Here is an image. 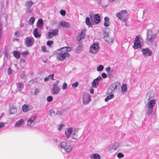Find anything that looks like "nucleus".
<instances>
[{
    "label": "nucleus",
    "mask_w": 159,
    "mask_h": 159,
    "mask_svg": "<svg viewBox=\"0 0 159 159\" xmlns=\"http://www.w3.org/2000/svg\"><path fill=\"white\" fill-rule=\"evenodd\" d=\"M27 47L32 46L34 43V38L30 37L26 38L25 40Z\"/></svg>",
    "instance_id": "5"
},
{
    "label": "nucleus",
    "mask_w": 159,
    "mask_h": 159,
    "mask_svg": "<svg viewBox=\"0 0 159 159\" xmlns=\"http://www.w3.org/2000/svg\"><path fill=\"white\" fill-rule=\"evenodd\" d=\"M71 50V48L67 47L61 48L58 50L57 56L58 59L61 61H63L66 57H70V55L68 52Z\"/></svg>",
    "instance_id": "1"
},
{
    "label": "nucleus",
    "mask_w": 159,
    "mask_h": 159,
    "mask_svg": "<svg viewBox=\"0 0 159 159\" xmlns=\"http://www.w3.org/2000/svg\"><path fill=\"white\" fill-rule=\"evenodd\" d=\"M54 114V112L53 111H50V114L51 116H52V114Z\"/></svg>",
    "instance_id": "56"
},
{
    "label": "nucleus",
    "mask_w": 159,
    "mask_h": 159,
    "mask_svg": "<svg viewBox=\"0 0 159 159\" xmlns=\"http://www.w3.org/2000/svg\"><path fill=\"white\" fill-rule=\"evenodd\" d=\"M43 62L45 63H46L47 62L46 61H43Z\"/></svg>",
    "instance_id": "58"
},
{
    "label": "nucleus",
    "mask_w": 159,
    "mask_h": 159,
    "mask_svg": "<svg viewBox=\"0 0 159 159\" xmlns=\"http://www.w3.org/2000/svg\"><path fill=\"white\" fill-rule=\"evenodd\" d=\"M141 45L139 40V38L138 36H136L134 42V45L133 47L134 49H136L138 48H140Z\"/></svg>",
    "instance_id": "9"
},
{
    "label": "nucleus",
    "mask_w": 159,
    "mask_h": 159,
    "mask_svg": "<svg viewBox=\"0 0 159 159\" xmlns=\"http://www.w3.org/2000/svg\"><path fill=\"white\" fill-rule=\"evenodd\" d=\"M51 77V79L52 80H53L54 79V75H48V77H45L44 79V81H47L48 80H49L50 79V77Z\"/></svg>",
    "instance_id": "32"
},
{
    "label": "nucleus",
    "mask_w": 159,
    "mask_h": 159,
    "mask_svg": "<svg viewBox=\"0 0 159 159\" xmlns=\"http://www.w3.org/2000/svg\"><path fill=\"white\" fill-rule=\"evenodd\" d=\"M117 85L115 83H113L111 84L110 89L113 92L117 89Z\"/></svg>",
    "instance_id": "30"
},
{
    "label": "nucleus",
    "mask_w": 159,
    "mask_h": 159,
    "mask_svg": "<svg viewBox=\"0 0 159 159\" xmlns=\"http://www.w3.org/2000/svg\"><path fill=\"white\" fill-rule=\"evenodd\" d=\"M20 33L18 31H16V32L15 33V35L16 36H18L19 34Z\"/></svg>",
    "instance_id": "54"
},
{
    "label": "nucleus",
    "mask_w": 159,
    "mask_h": 159,
    "mask_svg": "<svg viewBox=\"0 0 159 159\" xmlns=\"http://www.w3.org/2000/svg\"><path fill=\"white\" fill-rule=\"evenodd\" d=\"M60 146L61 148H63V149L66 147L67 145L66 143L65 142H63L60 143Z\"/></svg>",
    "instance_id": "37"
},
{
    "label": "nucleus",
    "mask_w": 159,
    "mask_h": 159,
    "mask_svg": "<svg viewBox=\"0 0 159 159\" xmlns=\"http://www.w3.org/2000/svg\"><path fill=\"white\" fill-rule=\"evenodd\" d=\"M74 130H73L71 128H69L68 129L67 131L65 132L66 137L67 138L70 137L71 134Z\"/></svg>",
    "instance_id": "18"
},
{
    "label": "nucleus",
    "mask_w": 159,
    "mask_h": 159,
    "mask_svg": "<svg viewBox=\"0 0 159 159\" xmlns=\"http://www.w3.org/2000/svg\"><path fill=\"white\" fill-rule=\"evenodd\" d=\"M34 93L35 95H37L39 93L38 90L36 88L34 89Z\"/></svg>",
    "instance_id": "46"
},
{
    "label": "nucleus",
    "mask_w": 159,
    "mask_h": 159,
    "mask_svg": "<svg viewBox=\"0 0 159 159\" xmlns=\"http://www.w3.org/2000/svg\"><path fill=\"white\" fill-rule=\"evenodd\" d=\"M38 30L37 28H35L33 32L34 35L36 38H39L41 36L40 35L38 32Z\"/></svg>",
    "instance_id": "25"
},
{
    "label": "nucleus",
    "mask_w": 159,
    "mask_h": 159,
    "mask_svg": "<svg viewBox=\"0 0 159 159\" xmlns=\"http://www.w3.org/2000/svg\"><path fill=\"white\" fill-rule=\"evenodd\" d=\"M53 92L52 93L53 95L57 94L60 91V89L58 87V83L53 84L52 88Z\"/></svg>",
    "instance_id": "13"
},
{
    "label": "nucleus",
    "mask_w": 159,
    "mask_h": 159,
    "mask_svg": "<svg viewBox=\"0 0 159 159\" xmlns=\"http://www.w3.org/2000/svg\"><path fill=\"white\" fill-rule=\"evenodd\" d=\"M127 90V86L126 84H123L121 86V90L122 92H125Z\"/></svg>",
    "instance_id": "34"
},
{
    "label": "nucleus",
    "mask_w": 159,
    "mask_h": 159,
    "mask_svg": "<svg viewBox=\"0 0 159 159\" xmlns=\"http://www.w3.org/2000/svg\"><path fill=\"white\" fill-rule=\"evenodd\" d=\"M117 156L119 158H121L124 157V155L122 153L119 152L117 154Z\"/></svg>",
    "instance_id": "42"
},
{
    "label": "nucleus",
    "mask_w": 159,
    "mask_h": 159,
    "mask_svg": "<svg viewBox=\"0 0 159 159\" xmlns=\"http://www.w3.org/2000/svg\"><path fill=\"white\" fill-rule=\"evenodd\" d=\"M22 109L24 112H26L30 110L29 106L28 105L25 104L22 107Z\"/></svg>",
    "instance_id": "29"
},
{
    "label": "nucleus",
    "mask_w": 159,
    "mask_h": 159,
    "mask_svg": "<svg viewBox=\"0 0 159 159\" xmlns=\"http://www.w3.org/2000/svg\"><path fill=\"white\" fill-rule=\"evenodd\" d=\"M114 95L113 94H111L107 96V97L105 98V101L107 102L109 100L114 98Z\"/></svg>",
    "instance_id": "33"
},
{
    "label": "nucleus",
    "mask_w": 159,
    "mask_h": 159,
    "mask_svg": "<svg viewBox=\"0 0 159 159\" xmlns=\"http://www.w3.org/2000/svg\"><path fill=\"white\" fill-rule=\"evenodd\" d=\"M86 24L88 25H90L92 24L91 22L90 21V19L89 17H86L85 20Z\"/></svg>",
    "instance_id": "35"
},
{
    "label": "nucleus",
    "mask_w": 159,
    "mask_h": 159,
    "mask_svg": "<svg viewBox=\"0 0 159 159\" xmlns=\"http://www.w3.org/2000/svg\"><path fill=\"white\" fill-rule=\"evenodd\" d=\"M59 24L61 26H62L63 28H68L70 27L69 24L64 21H61L59 22Z\"/></svg>",
    "instance_id": "20"
},
{
    "label": "nucleus",
    "mask_w": 159,
    "mask_h": 159,
    "mask_svg": "<svg viewBox=\"0 0 159 159\" xmlns=\"http://www.w3.org/2000/svg\"><path fill=\"white\" fill-rule=\"evenodd\" d=\"M42 50L43 52H45L46 51V48L45 46H43L42 47Z\"/></svg>",
    "instance_id": "52"
},
{
    "label": "nucleus",
    "mask_w": 159,
    "mask_h": 159,
    "mask_svg": "<svg viewBox=\"0 0 159 159\" xmlns=\"http://www.w3.org/2000/svg\"><path fill=\"white\" fill-rule=\"evenodd\" d=\"M99 45L98 44L93 43L90 47V52L93 54L96 53L98 51Z\"/></svg>",
    "instance_id": "8"
},
{
    "label": "nucleus",
    "mask_w": 159,
    "mask_h": 159,
    "mask_svg": "<svg viewBox=\"0 0 159 159\" xmlns=\"http://www.w3.org/2000/svg\"><path fill=\"white\" fill-rule=\"evenodd\" d=\"M151 92H148L146 95V97L148 98V100H150L151 98H152L153 96H151Z\"/></svg>",
    "instance_id": "39"
},
{
    "label": "nucleus",
    "mask_w": 159,
    "mask_h": 159,
    "mask_svg": "<svg viewBox=\"0 0 159 159\" xmlns=\"http://www.w3.org/2000/svg\"><path fill=\"white\" fill-rule=\"evenodd\" d=\"M83 102L84 105L88 104L91 100L90 96L89 94L84 93L83 97Z\"/></svg>",
    "instance_id": "7"
},
{
    "label": "nucleus",
    "mask_w": 159,
    "mask_h": 159,
    "mask_svg": "<svg viewBox=\"0 0 159 159\" xmlns=\"http://www.w3.org/2000/svg\"><path fill=\"white\" fill-rule=\"evenodd\" d=\"M90 157L91 159H100V156L97 153L92 154L90 156Z\"/></svg>",
    "instance_id": "24"
},
{
    "label": "nucleus",
    "mask_w": 159,
    "mask_h": 159,
    "mask_svg": "<svg viewBox=\"0 0 159 159\" xmlns=\"http://www.w3.org/2000/svg\"><path fill=\"white\" fill-rule=\"evenodd\" d=\"M14 56L16 58L19 59L20 57L21 53L17 51H14L12 52Z\"/></svg>",
    "instance_id": "22"
},
{
    "label": "nucleus",
    "mask_w": 159,
    "mask_h": 159,
    "mask_svg": "<svg viewBox=\"0 0 159 159\" xmlns=\"http://www.w3.org/2000/svg\"><path fill=\"white\" fill-rule=\"evenodd\" d=\"M17 87L19 91H21L23 88L24 84L22 83H20L16 84Z\"/></svg>",
    "instance_id": "28"
},
{
    "label": "nucleus",
    "mask_w": 159,
    "mask_h": 159,
    "mask_svg": "<svg viewBox=\"0 0 159 159\" xmlns=\"http://www.w3.org/2000/svg\"><path fill=\"white\" fill-rule=\"evenodd\" d=\"M64 126V125H62V124L61 125H60V126H59V127L58 128V129L59 130H61V129H62V126Z\"/></svg>",
    "instance_id": "55"
},
{
    "label": "nucleus",
    "mask_w": 159,
    "mask_h": 159,
    "mask_svg": "<svg viewBox=\"0 0 159 159\" xmlns=\"http://www.w3.org/2000/svg\"><path fill=\"white\" fill-rule=\"evenodd\" d=\"M73 134L72 136V138L73 139H76L78 138V130L75 129L73 131Z\"/></svg>",
    "instance_id": "19"
},
{
    "label": "nucleus",
    "mask_w": 159,
    "mask_h": 159,
    "mask_svg": "<svg viewBox=\"0 0 159 159\" xmlns=\"http://www.w3.org/2000/svg\"><path fill=\"white\" fill-rule=\"evenodd\" d=\"M116 17L119 19L125 22V25H126V21L128 18L127 13L126 10H122L116 14Z\"/></svg>",
    "instance_id": "2"
},
{
    "label": "nucleus",
    "mask_w": 159,
    "mask_h": 159,
    "mask_svg": "<svg viewBox=\"0 0 159 159\" xmlns=\"http://www.w3.org/2000/svg\"><path fill=\"white\" fill-rule=\"evenodd\" d=\"M142 51L143 54L145 55L148 54L147 55L148 56H151L152 54V52L151 50L148 48L143 49L142 50Z\"/></svg>",
    "instance_id": "15"
},
{
    "label": "nucleus",
    "mask_w": 159,
    "mask_h": 159,
    "mask_svg": "<svg viewBox=\"0 0 159 159\" xmlns=\"http://www.w3.org/2000/svg\"><path fill=\"white\" fill-rule=\"evenodd\" d=\"M103 66L102 65H100L97 68V70L98 71H101L103 69Z\"/></svg>",
    "instance_id": "38"
},
{
    "label": "nucleus",
    "mask_w": 159,
    "mask_h": 159,
    "mask_svg": "<svg viewBox=\"0 0 159 159\" xmlns=\"http://www.w3.org/2000/svg\"><path fill=\"white\" fill-rule=\"evenodd\" d=\"M5 125L4 124L3 122H0V129L4 127Z\"/></svg>",
    "instance_id": "49"
},
{
    "label": "nucleus",
    "mask_w": 159,
    "mask_h": 159,
    "mask_svg": "<svg viewBox=\"0 0 159 159\" xmlns=\"http://www.w3.org/2000/svg\"><path fill=\"white\" fill-rule=\"evenodd\" d=\"M104 25L106 27L109 26L110 25V21L109 18L107 17H105L104 18Z\"/></svg>",
    "instance_id": "23"
},
{
    "label": "nucleus",
    "mask_w": 159,
    "mask_h": 159,
    "mask_svg": "<svg viewBox=\"0 0 159 159\" xmlns=\"http://www.w3.org/2000/svg\"><path fill=\"white\" fill-rule=\"evenodd\" d=\"M33 81V82L34 81V80H31L30 81V82Z\"/></svg>",
    "instance_id": "59"
},
{
    "label": "nucleus",
    "mask_w": 159,
    "mask_h": 159,
    "mask_svg": "<svg viewBox=\"0 0 159 159\" xmlns=\"http://www.w3.org/2000/svg\"><path fill=\"white\" fill-rule=\"evenodd\" d=\"M10 68H9L8 70V74H10L11 73V72H10Z\"/></svg>",
    "instance_id": "57"
},
{
    "label": "nucleus",
    "mask_w": 159,
    "mask_h": 159,
    "mask_svg": "<svg viewBox=\"0 0 159 159\" xmlns=\"http://www.w3.org/2000/svg\"><path fill=\"white\" fill-rule=\"evenodd\" d=\"M157 34L152 35L151 31H149L147 32V41L148 43H151L153 42L154 39L157 36Z\"/></svg>",
    "instance_id": "4"
},
{
    "label": "nucleus",
    "mask_w": 159,
    "mask_h": 159,
    "mask_svg": "<svg viewBox=\"0 0 159 159\" xmlns=\"http://www.w3.org/2000/svg\"><path fill=\"white\" fill-rule=\"evenodd\" d=\"M94 22L96 24H98L101 21V19L99 15L98 14H96L93 18Z\"/></svg>",
    "instance_id": "17"
},
{
    "label": "nucleus",
    "mask_w": 159,
    "mask_h": 159,
    "mask_svg": "<svg viewBox=\"0 0 159 159\" xmlns=\"http://www.w3.org/2000/svg\"><path fill=\"white\" fill-rule=\"evenodd\" d=\"M79 84L78 82H76L75 83L73 84L72 85V86L73 88H75L77 87Z\"/></svg>",
    "instance_id": "44"
},
{
    "label": "nucleus",
    "mask_w": 159,
    "mask_h": 159,
    "mask_svg": "<svg viewBox=\"0 0 159 159\" xmlns=\"http://www.w3.org/2000/svg\"><path fill=\"white\" fill-rule=\"evenodd\" d=\"M53 97L51 96H48L47 98V101L48 102H50L53 100Z\"/></svg>",
    "instance_id": "40"
},
{
    "label": "nucleus",
    "mask_w": 159,
    "mask_h": 159,
    "mask_svg": "<svg viewBox=\"0 0 159 159\" xmlns=\"http://www.w3.org/2000/svg\"><path fill=\"white\" fill-rule=\"evenodd\" d=\"M102 76L104 78H105L107 77V75L105 73H103L102 74Z\"/></svg>",
    "instance_id": "50"
},
{
    "label": "nucleus",
    "mask_w": 159,
    "mask_h": 159,
    "mask_svg": "<svg viewBox=\"0 0 159 159\" xmlns=\"http://www.w3.org/2000/svg\"><path fill=\"white\" fill-rule=\"evenodd\" d=\"M50 79H51V77H50Z\"/></svg>",
    "instance_id": "60"
},
{
    "label": "nucleus",
    "mask_w": 159,
    "mask_h": 159,
    "mask_svg": "<svg viewBox=\"0 0 159 159\" xmlns=\"http://www.w3.org/2000/svg\"><path fill=\"white\" fill-rule=\"evenodd\" d=\"M86 30L84 29L82 30L81 33L78 35L77 37V40L80 42L81 39H84L85 36Z\"/></svg>",
    "instance_id": "12"
},
{
    "label": "nucleus",
    "mask_w": 159,
    "mask_h": 159,
    "mask_svg": "<svg viewBox=\"0 0 159 159\" xmlns=\"http://www.w3.org/2000/svg\"><path fill=\"white\" fill-rule=\"evenodd\" d=\"M24 120L23 119H21L16 122L15 124V127H18L21 125L24 124Z\"/></svg>",
    "instance_id": "21"
},
{
    "label": "nucleus",
    "mask_w": 159,
    "mask_h": 159,
    "mask_svg": "<svg viewBox=\"0 0 159 159\" xmlns=\"http://www.w3.org/2000/svg\"><path fill=\"white\" fill-rule=\"evenodd\" d=\"M10 113L11 114H14L16 112V109L15 107L13 105L10 107Z\"/></svg>",
    "instance_id": "27"
},
{
    "label": "nucleus",
    "mask_w": 159,
    "mask_h": 159,
    "mask_svg": "<svg viewBox=\"0 0 159 159\" xmlns=\"http://www.w3.org/2000/svg\"><path fill=\"white\" fill-rule=\"evenodd\" d=\"M104 40L107 42L109 43H112L113 41V39L108 34L106 35L104 38Z\"/></svg>",
    "instance_id": "16"
},
{
    "label": "nucleus",
    "mask_w": 159,
    "mask_h": 159,
    "mask_svg": "<svg viewBox=\"0 0 159 159\" xmlns=\"http://www.w3.org/2000/svg\"><path fill=\"white\" fill-rule=\"evenodd\" d=\"M90 93L91 94H92L94 93V90L93 88H91L90 89Z\"/></svg>",
    "instance_id": "53"
},
{
    "label": "nucleus",
    "mask_w": 159,
    "mask_h": 159,
    "mask_svg": "<svg viewBox=\"0 0 159 159\" xmlns=\"http://www.w3.org/2000/svg\"><path fill=\"white\" fill-rule=\"evenodd\" d=\"M36 120V117H33L31 118L28 120L27 122L28 125L30 127L33 126L35 123V120Z\"/></svg>",
    "instance_id": "14"
},
{
    "label": "nucleus",
    "mask_w": 159,
    "mask_h": 159,
    "mask_svg": "<svg viewBox=\"0 0 159 159\" xmlns=\"http://www.w3.org/2000/svg\"><path fill=\"white\" fill-rule=\"evenodd\" d=\"M110 69H111L110 67H107L106 68L105 70L107 73H109L110 71Z\"/></svg>",
    "instance_id": "48"
},
{
    "label": "nucleus",
    "mask_w": 159,
    "mask_h": 159,
    "mask_svg": "<svg viewBox=\"0 0 159 159\" xmlns=\"http://www.w3.org/2000/svg\"><path fill=\"white\" fill-rule=\"evenodd\" d=\"M102 78L101 76H98L94 79L92 83V86L93 88H96L99 83V81L101 80Z\"/></svg>",
    "instance_id": "10"
},
{
    "label": "nucleus",
    "mask_w": 159,
    "mask_h": 159,
    "mask_svg": "<svg viewBox=\"0 0 159 159\" xmlns=\"http://www.w3.org/2000/svg\"><path fill=\"white\" fill-rule=\"evenodd\" d=\"M156 100H151L147 105V107L148 110H149L147 113V114L148 116L151 114L153 108L156 103Z\"/></svg>",
    "instance_id": "3"
},
{
    "label": "nucleus",
    "mask_w": 159,
    "mask_h": 159,
    "mask_svg": "<svg viewBox=\"0 0 159 159\" xmlns=\"http://www.w3.org/2000/svg\"><path fill=\"white\" fill-rule=\"evenodd\" d=\"M60 13L62 16H64L66 15V11L64 10H61L60 11Z\"/></svg>",
    "instance_id": "41"
},
{
    "label": "nucleus",
    "mask_w": 159,
    "mask_h": 159,
    "mask_svg": "<svg viewBox=\"0 0 159 159\" xmlns=\"http://www.w3.org/2000/svg\"><path fill=\"white\" fill-rule=\"evenodd\" d=\"M66 146L64 149L66 152H70L72 149L71 146L69 145H67Z\"/></svg>",
    "instance_id": "31"
},
{
    "label": "nucleus",
    "mask_w": 159,
    "mask_h": 159,
    "mask_svg": "<svg viewBox=\"0 0 159 159\" xmlns=\"http://www.w3.org/2000/svg\"><path fill=\"white\" fill-rule=\"evenodd\" d=\"M25 76V71H23L21 74L20 76L23 79Z\"/></svg>",
    "instance_id": "47"
},
{
    "label": "nucleus",
    "mask_w": 159,
    "mask_h": 159,
    "mask_svg": "<svg viewBox=\"0 0 159 159\" xmlns=\"http://www.w3.org/2000/svg\"><path fill=\"white\" fill-rule=\"evenodd\" d=\"M58 32V30L57 29H55L49 32L48 33V37L49 39L52 38L53 37L57 35Z\"/></svg>",
    "instance_id": "11"
},
{
    "label": "nucleus",
    "mask_w": 159,
    "mask_h": 159,
    "mask_svg": "<svg viewBox=\"0 0 159 159\" xmlns=\"http://www.w3.org/2000/svg\"><path fill=\"white\" fill-rule=\"evenodd\" d=\"M34 18L33 17H32L29 20V23L30 25H33L34 23Z\"/></svg>",
    "instance_id": "36"
},
{
    "label": "nucleus",
    "mask_w": 159,
    "mask_h": 159,
    "mask_svg": "<svg viewBox=\"0 0 159 159\" xmlns=\"http://www.w3.org/2000/svg\"><path fill=\"white\" fill-rule=\"evenodd\" d=\"M57 82H59V81H57Z\"/></svg>",
    "instance_id": "61"
},
{
    "label": "nucleus",
    "mask_w": 159,
    "mask_h": 159,
    "mask_svg": "<svg viewBox=\"0 0 159 159\" xmlns=\"http://www.w3.org/2000/svg\"><path fill=\"white\" fill-rule=\"evenodd\" d=\"M38 27L40 28H42L43 26V22L42 19H39L37 23Z\"/></svg>",
    "instance_id": "26"
},
{
    "label": "nucleus",
    "mask_w": 159,
    "mask_h": 159,
    "mask_svg": "<svg viewBox=\"0 0 159 159\" xmlns=\"http://www.w3.org/2000/svg\"><path fill=\"white\" fill-rule=\"evenodd\" d=\"M33 4V2L32 1H27L26 2L25 5L27 8L26 10V12L29 13L32 11L33 9L32 8H30V7H32Z\"/></svg>",
    "instance_id": "6"
},
{
    "label": "nucleus",
    "mask_w": 159,
    "mask_h": 159,
    "mask_svg": "<svg viewBox=\"0 0 159 159\" xmlns=\"http://www.w3.org/2000/svg\"><path fill=\"white\" fill-rule=\"evenodd\" d=\"M53 42L52 41H48L47 42V45L49 46L50 47L51 45L53 44Z\"/></svg>",
    "instance_id": "43"
},
{
    "label": "nucleus",
    "mask_w": 159,
    "mask_h": 159,
    "mask_svg": "<svg viewBox=\"0 0 159 159\" xmlns=\"http://www.w3.org/2000/svg\"><path fill=\"white\" fill-rule=\"evenodd\" d=\"M22 54L26 55L29 54V52L27 51H25L22 52Z\"/></svg>",
    "instance_id": "51"
},
{
    "label": "nucleus",
    "mask_w": 159,
    "mask_h": 159,
    "mask_svg": "<svg viewBox=\"0 0 159 159\" xmlns=\"http://www.w3.org/2000/svg\"><path fill=\"white\" fill-rule=\"evenodd\" d=\"M67 84L66 82H64L63 83V86H62V89L63 90H65L67 88Z\"/></svg>",
    "instance_id": "45"
}]
</instances>
